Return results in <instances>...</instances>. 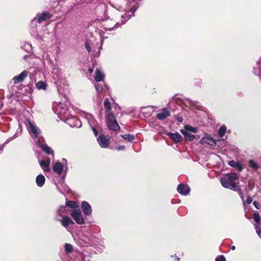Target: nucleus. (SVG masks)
I'll return each instance as SVG.
<instances>
[{
  "label": "nucleus",
  "instance_id": "f257e3e1",
  "mask_svg": "<svg viewBox=\"0 0 261 261\" xmlns=\"http://www.w3.org/2000/svg\"><path fill=\"white\" fill-rule=\"evenodd\" d=\"M239 176L236 173L225 174L220 177V182L222 186L225 188L233 190L238 192L240 196L243 200V193L240 188L238 186Z\"/></svg>",
  "mask_w": 261,
  "mask_h": 261
},
{
  "label": "nucleus",
  "instance_id": "f03ea898",
  "mask_svg": "<svg viewBox=\"0 0 261 261\" xmlns=\"http://www.w3.org/2000/svg\"><path fill=\"white\" fill-rule=\"evenodd\" d=\"M56 112L61 120L68 121L71 126L77 127L81 126V122L79 119L74 117L70 118L68 110L64 104L60 102L56 108Z\"/></svg>",
  "mask_w": 261,
  "mask_h": 261
},
{
  "label": "nucleus",
  "instance_id": "7ed1b4c3",
  "mask_svg": "<svg viewBox=\"0 0 261 261\" xmlns=\"http://www.w3.org/2000/svg\"><path fill=\"white\" fill-rule=\"evenodd\" d=\"M28 130L38 147H48L44 139L39 136L38 128L31 121H29Z\"/></svg>",
  "mask_w": 261,
  "mask_h": 261
},
{
  "label": "nucleus",
  "instance_id": "20e7f679",
  "mask_svg": "<svg viewBox=\"0 0 261 261\" xmlns=\"http://www.w3.org/2000/svg\"><path fill=\"white\" fill-rule=\"evenodd\" d=\"M106 123L108 127L110 130L114 131L119 130L120 126L117 122L114 114L108 113L106 117Z\"/></svg>",
  "mask_w": 261,
  "mask_h": 261
},
{
  "label": "nucleus",
  "instance_id": "39448f33",
  "mask_svg": "<svg viewBox=\"0 0 261 261\" xmlns=\"http://www.w3.org/2000/svg\"><path fill=\"white\" fill-rule=\"evenodd\" d=\"M223 141V140L214 139L211 135L205 134L204 136L200 140V143L201 144H207L211 146L217 145V142Z\"/></svg>",
  "mask_w": 261,
  "mask_h": 261
},
{
  "label": "nucleus",
  "instance_id": "423d86ee",
  "mask_svg": "<svg viewBox=\"0 0 261 261\" xmlns=\"http://www.w3.org/2000/svg\"><path fill=\"white\" fill-rule=\"evenodd\" d=\"M71 215L78 224L82 225L85 223L84 219L80 208L72 210Z\"/></svg>",
  "mask_w": 261,
  "mask_h": 261
},
{
  "label": "nucleus",
  "instance_id": "0eeeda50",
  "mask_svg": "<svg viewBox=\"0 0 261 261\" xmlns=\"http://www.w3.org/2000/svg\"><path fill=\"white\" fill-rule=\"evenodd\" d=\"M58 221L61 223L62 226L66 228L67 231H70V226L74 224V222L71 219L66 216H62L61 219H58Z\"/></svg>",
  "mask_w": 261,
  "mask_h": 261
},
{
  "label": "nucleus",
  "instance_id": "6e6552de",
  "mask_svg": "<svg viewBox=\"0 0 261 261\" xmlns=\"http://www.w3.org/2000/svg\"><path fill=\"white\" fill-rule=\"evenodd\" d=\"M50 163V159L48 157L44 158V160L40 162V165L44 172H49V166Z\"/></svg>",
  "mask_w": 261,
  "mask_h": 261
},
{
  "label": "nucleus",
  "instance_id": "1a4fd4ad",
  "mask_svg": "<svg viewBox=\"0 0 261 261\" xmlns=\"http://www.w3.org/2000/svg\"><path fill=\"white\" fill-rule=\"evenodd\" d=\"M28 75V72L26 70H24L19 75L15 76L13 79L14 84H16L22 82Z\"/></svg>",
  "mask_w": 261,
  "mask_h": 261
},
{
  "label": "nucleus",
  "instance_id": "9d476101",
  "mask_svg": "<svg viewBox=\"0 0 261 261\" xmlns=\"http://www.w3.org/2000/svg\"><path fill=\"white\" fill-rule=\"evenodd\" d=\"M178 192L182 195H188L190 191V188L183 184H179L177 188Z\"/></svg>",
  "mask_w": 261,
  "mask_h": 261
},
{
  "label": "nucleus",
  "instance_id": "9b49d317",
  "mask_svg": "<svg viewBox=\"0 0 261 261\" xmlns=\"http://www.w3.org/2000/svg\"><path fill=\"white\" fill-rule=\"evenodd\" d=\"M170 115V112L167 108H164L156 114V118L160 120L167 118Z\"/></svg>",
  "mask_w": 261,
  "mask_h": 261
},
{
  "label": "nucleus",
  "instance_id": "f8f14e48",
  "mask_svg": "<svg viewBox=\"0 0 261 261\" xmlns=\"http://www.w3.org/2000/svg\"><path fill=\"white\" fill-rule=\"evenodd\" d=\"M97 141L100 146H107L110 141V137L108 136L100 135L97 138Z\"/></svg>",
  "mask_w": 261,
  "mask_h": 261
},
{
  "label": "nucleus",
  "instance_id": "ddd939ff",
  "mask_svg": "<svg viewBox=\"0 0 261 261\" xmlns=\"http://www.w3.org/2000/svg\"><path fill=\"white\" fill-rule=\"evenodd\" d=\"M82 208L83 213L86 216H89L92 213V208L90 205L86 201H83L82 202Z\"/></svg>",
  "mask_w": 261,
  "mask_h": 261
},
{
  "label": "nucleus",
  "instance_id": "4468645a",
  "mask_svg": "<svg viewBox=\"0 0 261 261\" xmlns=\"http://www.w3.org/2000/svg\"><path fill=\"white\" fill-rule=\"evenodd\" d=\"M64 165L61 162L57 161L53 166V171L59 175H61L63 171Z\"/></svg>",
  "mask_w": 261,
  "mask_h": 261
},
{
  "label": "nucleus",
  "instance_id": "2eb2a0df",
  "mask_svg": "<svg viewBox=\"0 0 261 261\" xmlns=\"http://www.w3.org/2000/svg\"><path fill=\"white\" fill-rule=\"evenodd\" d=\"M51 17L52 15L50 13L47 12H43L38 15L37 21L39 23H41L47 19L50 18Z\"/></svg>",
  "mask_w": 261,
  "mask_h": 261
},
{
  "label": "nucleus",
  "instance_id": "dca6fc26",
  "mask_svg": "<svg viewBox=\"0 0 261 261\" xmlns=\"http://www.w3.org/2000/svg\"><path fill=\"white\" fill-rule=\"evenodd\" d=\"M228 164L230 166L236 168L240 172L242 171L244 168L242 163L240 162L232 160L229 161Z\"/></svg>",
  "mask_w": 261,
  "mask_h": 261
},
{
  "label": "nucleus",
  "instance_id": "f3484780",
  "mask_svg": "<svg viewBox=\"0 0 261 261\" xmlns=\"http://www.w3.org/2000/svg\"><path fill=\"white\" fill-rule=\"evenodd\" d=\"M168 136L173 140L175 143H179L182 140V136L179 133H172L168 134Z\"/></svg>",
  "mask_w": 261,
  "mask_h": 261
},
{
  "label": "nucleus",
  "instance_id": "a211bd4d",
  "mask_svg": "<svg viewBox=\"0 0 261 261\" xmlns=\"http://www.w3.org/2000/svg\"><path fill=\"white\" fill-rule=\"evenodd\" d=\"M181 133L184 136L185 139L187 141H192L195 139V136L191 133H187L186 130H180Z\"/></svg>",
  "mask_w": 261,
  "mask_h": 261
},
{
  "label": "nucleus",
  "instance_id": "6ab92c4d",
  "mask_svg": "<svg viewBox=\"0 0 261 261\" xmlns=\"http://www.w3.org/2000/svg\"><path fill=\"white\" fill-rule=\"evenodd\" d=\"M45 180V177L43 175H38L36 178V182L37 186L39 187H42L44 184Z\"/></svg>",
  "mask_w": 261,
  "mask_h": 261
},
{
  "label": "nucleus",
  "instance_id": "aec40b11",
  "mask_svg": "<svg viewBox=\"0 0 261 261\" xmlns=\"http://www.w3.org/2000/svg\"><path fill=\"white\" fill-rule=\"evenodd\" d=\"M104 77V74L100 70L97 69L94 77L95 80L96 82H100L103 80Z\"/></svg>",
  "mask_w": 261,
  "mask_h": 261
},
{
  "label": "nucleus",
  "instance_id": "412c9836",
  "mask_svg": "<svg viewBox=\"0 0 261 261\" xmlns=\"http://www.w3.org/2000/svg\"><path fill=\"white\" fill-rule=\"evenodd\" d=\"M137 7L134 6L130 9L131 14H127L126 13L122 15V18L125 19V21H123L124 23L127 19H128L132 16L134 15V13L137 9Z\"/></svg>",
  "mask_w": 261,
  "mask_h": 261
},
{
  "label": "nucleus",
  "instance_id": "4be33fe9",
  "mask_svg": "<svg viewBox=\"0 0 261 261\" xmlns=\"http://www.w3.org/2000/svg\"><path fill=\"white\" fill-rule=\"evenodd\" d=\"M66 205L72 208V210L79 208V205H78V204L76 202L73 201H67L66 202Z\"/></svg>",
  "mask_w": 261,
  "mask_h": 261
},
{
  "label": "nucleus",
  "instance_id": "5701e85b",
  "mask_svg": "<svg viewBox=\"0 0 261 261\" xmlns=\"http://www.w3.org/2000/svg\"><path fill=\"white\" fill-rule=\"evenodd\" d=\"M121 137L127 142H133L135 140V136L131 134L121 135Z\"/></svg>",
  "mask_w": 261,
  "mask_h": 261
},
{
  "label": "nucleus",
  "instance_id": "b1692460",
  "mask_svg": "<svg viewBox=\"0 0 261 261\" xmlns=\"http://www.w3.org/2000/svg\"><path fill=\"white\" fill-rule=\"evenodd\" d=\"M180 130H186L187 133H196L197 132V128L189 125H186L184 126V128L180 129Z\"/></svg>",
  "mask_w": 261,
  "mask_h": 261
},
{
  "label": "nucleus",
  "instance_id": "393cba45",
  "mask_svg": "<svg viewBox=\"0 0 261 261\" xmlns=\"http://www.w3.org/2000/svg\"><path fill=\"white\" fill-rule=\"evenodd\" d=\"M249 166L254 170H257L259 168V166L256 162L253 160H250L248 161Z\"/></svg>",
  "mask_w": 261,
  "mask_h": 261
},
{
  "label": "nucleus",
  "instance_id": "a878e982",
  "mask_svg": "<svg viewBox=\"0 0 261 261\" xmlns=\"http://www.w3.org/2000/svg\"><path fill=\"white\" fill-rule=\"evenodd\" d=\"M64 248L66 254H69L73 251V246L70 244L65 243Z\"/></svg>",
  "mask_w": 261,
  "mask_h": 261
},
{
  "label": "nucleus",
  "instance_id": "bb28decb",
  "mask_svg": "<svg viewBox=\"0 0 261 261\" xmlns=\"http://www.w3.org/2000/svg\"><path fill=\"white\" fill-rule=\"evenodd\" d=\"M226 131V127L225 126L223 125L220 127L218 130V135L220 137H223L225 134Z\"/></svg>",
  "mask_w": 261,
  "mask_h": 261
},
{
  "label": "nucleus",
  "instance_id": "cd10ccee",
  "mask_svg": "<svg viewBox=\"0 0 261 261\" xmlns=\"http://www.w3.org/2000/svg\"><path fill=\"white\" fill-rule=\"evenodd\" d=\"M43 151L47 155H51L54 157V151L51 148H42Z\"/></svg>",
  "mask_w": 261,
  "mask_h": 261
},
{
  "label": "nucleus",
  "instance_id": "c85d7f7f",
  "mask_svg": "<svg viewBox=\"0 0 261 261\" xmlns=\"http://www.w3.org/2000/svg\"><path fill=\"white\" fill-rule=\"evenodd\" d=\"M36 87L38 89H45L46 88V85L44 82L40 81L37 83Z\"/></svg>",
  "mask_w": 261,
  "mask_h": 261
},
{
  "label": "nucleus",
  "instance_id": "c756f323",
  "mask_svg": "<svg viewBox=\"0 0 261 261\" xmlns=\"http://www.w3.org/2000/svg\"><path fill=\"white\" fill-rule=\"evenodd\" d=\"M103 104H104V107H105V109L108 111H109V113H110V111L111 110V107L110 102L109 100L108 99H105Z\"/></svg>",
  "mask_w": 261,
  "mask_h": 261
},
{
  "label": "nucleus",
  "instance_id": "7c9ffc66",
  "mask_svg": "<svg viewBox=\"0 0 261 261\" xmlns=\"http://www.w3.org/2000/svg\"><path fill=\"white\" fill-rule=\"evenodd\" d=\"M23 47L24 49L28 53L32 50V46L28 43H24Z\"/></svg>",
  "mask_w": 261,
  "mask_h": 261
},
{
  "label": "nucleus",
  "instance_id": "2f4dec72",
  "mask_svg": "<svg viewBox=\"0 0 261 261\" xmlns=\"http://www.w3.org/2000/svg\"><path fill=\"white\" fill-rule=\"evenodd\" d=\"M254 220L255 222V224L261 223V218L258 214H255L254 215Z\"/></svg>",
  "mask_w": 261,
  "mask_h": 261
},
{
  "label": "nucleus",
  "instance_id": "473e14b6",
  "mask_svg": "<svg viewBox=\"0 0 261 261\" xmlns=\"http://www.w3.org/2000/svg\"><path fill=\"white\" fill-rule=\"evenodd\" d=\"M95 87L96 91L99 93L102 91V87L99 84H95Z\"/></svg>",
  "mask_w": 261,
  "mask_h": 261
},
{
  "label": "nucleus",
  "instance_id": "72a5a7b5",
  "mask_svg": "<svg viewBox=\"0 0 261 261\" xmlns=\"http://www.w3.org/2000/svg\"><path fill=\"white\" fill-rule=\"evenodd\" d=\"M62 164L64 165L65 172L66 173L67 172V169H68L67 160L65 158H63L62 159Z\"/></svg>",
  "mask_w": 261,
  "mask_h": 261
},
{
  "label": "nucleus",
  "instance_id": "f704fd0d",
  "mask_svg": "<svg viewBox=\"0 0 261 261\" xmlns=\"http://www.w3.org/2000/svg\"><path fill=\"white\" fill-rule=\"evenodd\" d=\"M66 206H61L59 208V209L58 210L57 213L59 214L60 216L61 215V213L62 212H64L66 210Z\"/></svg>",
  "mask_w": 261,
  "mask_h": 261
},
{
  "label": "nucleus",
  "instance_id": "c9c22d12",
  "mask_svg": "<svg viewBox=\"0 0 261 261\" xmlns=\"http://www.w3.org/2000/svg\"><path fill=\"white\" fill-rule=\"evenodd\" d=\"M215 261H226V259L224 255H219L215 259Z\"/></svg>",
  "mask_w": 261,
  "mask_h": 261
},
{
  "label": "nucleus",
  "instance_id": "e433bc0d",
  "mask_svg": "<svg viewBox=\"0 0 261 261\" xmlns=\"http://www.w3.org/2000/svg\"><path fill=\"white\" fill-rule=\"evenodd\" d=\"M252 198L251 197L248 196L246 199V203L248 204H250L252 202Z\"/></svg>",
  "mask_w": 261,
  "mask_h": 261
},
{
  "label": "nucleus",
  "instance_id": "4c0bfd02",
  "mask_svg": "<svg viewBox=\"0 0 261 261\" xmlns=\"http://www.w3.org/2000/svg\"><path fill=\"white\" fill-rule=\"evenodd\" d=\"M255 227L256 231H259V229H261V223L255 224Z\"/></svg>",
  "mask_w": 261,
  "mask_h": 261
},
{
  "label": "nucleus",
  "instance_id": "58836bf2",
  "mask_svg": "<svg viewBox=\"0 0 261 261\" xmlns=\"http://www.w3.org/2000/svg\"><path fill=\"white\" fill-rule=\"evenodd\" d=\"M254 206L257 208V209H259V203L257 202V201H254L253 203Z\"/></svg>",
  "mask_w": 261,
  "mask_h": 261
},
{
  "label": "nucleus",
  "instance_id": "ea45409f",
  "mask_svg": "<svg viewBox=\"0 0 261 261\" xmlns=\"http://www.w3.org/2000/svg\"><path fill=\"white\" fill-rule=\"evenodd\" d=\"M92 129L95 136H97L98 135V131L96 130V129L95 128H94V127H92Z\"/></svg>",
  "mask_w": 261,
  "mask_h": 261
},
{
  "label": "nucleus",
  "instance_id": "a19ab883",
  "mask_svg": "<svg viewBox=\"0 0 261 261\" xmlns=\"http://www.w3.org/2000/svg\"><path fill=\"white\" fill-rule=\"evenodd\" d=\"M85 46H86V48L87 49V50L88 51V52H90L91 50V48L90 47V45L87 42H86L85 43Z\"/></svg>",
  "mask_w": 261,
  "mask_h": 261
},
{
  "label": "nucleus",
  "instance_id": "79ce46f5",
  "mask_svg": "<svg viewBox=\"0 0 261 261\" xmlns=\"http://www.w3.org/2000/svg\"><path fill=\"white\" fill-rule=\"evenodd\" d=\"M257 234L261 238V229L259 230V231H256Z\"/></svg>",
  "mask_w": 261,
  "mask_h": 261
},
{
  "label": "nucleus",
  "instance_id": "37998d69",
  "mask_svg": "<svg viewBox=\"0 0 261 261\" xmlns=\"http://www.w3.org/2000/svg\"><path fill=\"white\" fill-rule=\"evenodd\" d=\"M3 101L0 99V109L3 107Z\"/></svg>",
  "mask_w": 261,
  "mask_h": 261
},
{
  "label": "nucleus",
  "instance_id": "c03bdc74",
  "mask_svg": "<svg viewBox=\"0 0 261 261\" xmlns=\"http://www.w3.org/2000/svg\"><path fill=\"white\" fill-rule=\"evenodd\" d=\"M93 71V69L92 68H89L88 69V71L90 73H91Z\"/></svg>",
  "mask_w": 261,
  "mask_h": 261
},
{
  "label": "nucleus",
  "instance_id": "a18cd8bd",
  "mask_svg": "<svg viewBox=\"0 0 261 261\" xmlns=\"http://www.w3.org/2000/svg\"><path fill=\"white\" fill-rule=\"evenodd\" d=\"M177 120L179 122H182V119L181 118V117H179L177 118Z\"/></svg>",
  "mask_w": 261,
  "mask_h": 261
},
{
  "label": "nucleus",
  "instance_id": "49530a36",
  "mask_svg": "<svg viewBox=\"0 0 261 261\" xmlns=\"http://www.w3.org/2000/svg\"><path fill=\"white\" fill-rule=\"evenodd\" d=\"M235 249H236V247H235L234 246H232L231 247V249H232V250H235Z\"/></svg>",
  "mask_w": 261,
  "mask_h": 261
},
{
  "label": "nucleus",
  "instance_id": "de8ad7c7",
  "mask_svg": "<svg viewBox=\"0 0 261 261\" xmlns=\"http://www.w3.org/2000/svg\"><path fill=\"white\" fill-rule=\"evenodd\" d=\"M122 148H120V147L117 148L118 150H121Z\"/></svg>",
  "mask_w": 261,
  "mask_h": 261
},
{
  "label": "nucleus",
  "instance_id": "09e8293b",
  "mask_svg": "<svg viewBox=\"0 0 261 261\" xmlns=\"http://www.w3.org/2000/svg\"><path fill=\"white\" fill-rule=\"evenodd\" d=\"M254 73H255V74H257V75H258V74H259L257 72V71H255V70L254 71Z\"/></svg>",
  "mask_w": 261,
  "mask_h": 261
},
{
  "label": "nucleus",
  "instance_id": "8fccbe9b",
  "mask_svg": "<svg viewBox=\"0 0 261 261\" xmlns=\"http://www.w3.org/2000/svg\"><path fill=\"white\" fill-rule=\"evenodd\" d=\"M177 260L178 261L179 260V258L178 257H177Z\"/></svg>",
  "mask_w": 261,
  "mask_h": 261
},
{
  "label": "nucleus",
  "instance_id": "3c124183",
  "mask_svg": "<svg viewBox=\"0 0 261 261\" xmlns=\"http://www.w3.org/2000/svg\"><path fill=\"white\" fill-rule=\"evenodd\" d=\"M2 150V149H0V152H1Z\"/></svg>",
  "mask_w": 261,
  "mask_h": 261
}]
</instances>
